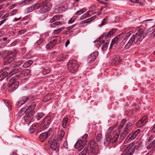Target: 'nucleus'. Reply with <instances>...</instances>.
I'll return each mask as SVG.
<instances>
[{"label": "nucleus", "mask_w": 155, "mask_h": 155, "mask_svg": "<svg viewBox=\"0 0 155 155\" xmlns=\"http://www.w3.org/2000/svg\"><path fill=\"white\" fill-rule=\"evenodd\" d=\"M2 72L0 74V80L1 81L4 79L5 78H6V79L8 78H9L10 77L9 76V75H8V71H5Z\"/></svg>", "instance_id": "20"}, {"label": "nucleus", "mask_w": 155, "mask_h": 155, "mask_svg": "<svg viewBox=\"0 0 155 155\" xmlns=\"http://www.w3.org/2000/svg\"><path fill=\"white\" fill-rule=\"evenodd\" d=\"M126 121V120L125 119H123L122 120L120 124V126L121 127H123Z\"/></svg>", "instance_id": "47"}, {"label": "nucleus", "mask_w": 155, "mask_h": 155, "mask_svg": "<svg viewBox=\"0 0 155 155\" xmlns=\"http://www.w3.org/2000/svg\"><path fill=\"white\" fill-rule=\"evenodd\" d=\"M136 138V137L134 136V135L133 134L131 135V134H129L128 137H127V138H129L131 140H133L134 139H135Z\"/></svg>", "instance_id": "38"}, {"label": "nucleus", "mask_w": 155, "mask_h": 155, "mask_svg": "<svg viewBox=\"0 0 155 155\" xmlns=\"http://www.w3.org/2000/svg\"><path fill=\"white\" fill-rule=\"evenodd\" d=\"M64 6L62 5L58 4L54 7V9L56 13H61L64 10Z\"/></svg>", "instance_id": "19"}, {"label": "nucleus", "mask_w": 155, "mask_h": 155, "mask_svg": "<svg viewBox=\"0 0 155 155\" xmlns=\"http://www.w3.org/2000/svg\"><path fill=\"white\" fill-rule=\"evenodd\" d=\"M154 141L152 143H151L149 145H148L147 147V149L148 150L150 149L151 148V147L154 145Z\"/></svg>", "instance_id": "46"}, {"label": "nucleus", "mask_w": 155, "mask_h": 155, "mask_svg": "<svg viewBox=\"0 0 155 155\" xmlns=\"http://www.w3.org/2000/svg\"><path fill=\"white\" fill-rule=\"evenodd\" d=\"M98 52H95L92 53L89 56L88 58V61L90 63L94 61L98 55Z\"/></svg>", "instance_id": "16"}, {"label": "nucleus", "mask_w": 155, "mask_h": 155, "mask_svg": "<svg viewBox=\"0 0 155 155\" xmlns=\"http://www.w3.org/2000/svg\"><path fill=\"white\" fill-rule=\"evenodd\" d=\"M59 146L58 140L54 139L51 144L50 147L53 150H55Z\"/></svg>", "instance_id": "18"}, {"label": "nucleus", "mask_w": 155, "mask_h": 155, "mask_svg": "<svg viewBox=\"0 0 155 155\" xmlns=\"http://www.w3.org/2000/svg\"><path fill=\"white\" fill-rule=\"evenodd\" d=\"M35 102H33L30 106L26 108V109L29 110V112H32L34 113L32 110L35 108Z\"/></svg>", "instance_id": "26"}, {"label": "nucleus", "mask_w": 155, "mask_h": 155, "mask_svg": "<svg viewBox=\"0 0 155 155\" xmlns=\"http://www.w3.org/2000/svg\"><path fill=\"white\" fill-rule=\"evenodd\" d=\"M82 11H81V10H79L75 14L77 15H80L82 14Z\"/></svg>", "instance_id": "49"}, {"label": "nucleus", "mask_w": 155, "mask_h": 155, "mask_svg": "<svg viewBox=\"0 0 155 155\" xmlns=\"http://www.w3.org/2000/svg\"><path fill=\"white\" fill-rule=\"evenodd\" d=\"M44 115V114L42 112L37 113L36 117L38 120H40Z\"/></svg>", "instance_id": "30"}, {"label": "nucleus", "mask_w": 155, "mask_h": 155, "mask_svg": "<svg viewBox=\"0 0 155 155\" xmlns=\"http://www.w3.org/2000/svg\"><path fill=\"white\" fill-rule=\"evenodd\" d=\"M103 41L101 40L98 43V45H99L100 47L101 44L103 43Z\"/></svg>", "instance_id": "58"}, {"label": "nucleus", "mask_w": 155, "mask_h": 155, "mask_svg": "<svg viewBox=\"0 0 155 155\" xmlns=\"http://www.w3.org/2000/svg\"><path fill=\"white\" fill-rule=\"evenodd\" d=\"M51 94H49L47 95L46 96L44 99V101H48L50 100L51 98Z\"/></svg>", "instance_id": "39"}, {"label": "nucleus", "mask_w": 155, "mask_h": 155, "mask_svg": "<svg viewBox=\"0 0 155 155\" xmlns=\"http://www.w3.org/2000/svg\"><path fill=\"white\" fill-rule=\"evenodd\" d=\"M32 63V61L29 60L25 62L23 64V66L24 68H27L30 66Z\"/></svg>", "instance_id": "27"}, {"label": "nucleus", "mask_w": 155, "mask_h": 155, "mask_svg": "<svg viewBox=\"0 0 155 155\" xmlns=\"http://www.w3.org/2000/svg\"><path fill=\"white\" fill-rule=\"evenodd\" d=\"M102 139V134H98L96 137L97 141L98 142H100Z\"/></svg>", "instance_id": "37"}, {"label": "nucleus", "mask_w": 155, "mask_h": 155, "mask_svg": "<svg viewBox=\"0 0 155 155\" xmlns=\"http://www.w3.org/2000/svg\"><path fill=\"white\" fill-rule=\"evenodd\" d=\"M68 120L67 117H65L63 118V120L61 122L62 126L63 128H65L66 127Z\"/></svg>", "instance_id": "28"}, {"label": "nucleus", "mask_w": 155, "mask_h": 155, "mask_svg": "<svg viewBox=\"0 0 155 155\" xmlns=\"http://www.w3.org/2000/svg\"><path fill=\"white\" fill-rule=\"evenodd\" d=\"M87 149L84 148L83 150L79 153V155H86L87 153Z\"/></svg>", "instance_id": "40"}, {"label": "nucleus", "mask_w": 155, "mask_h": 155, "mask_svg": "<svg viewBox=\"0 0 155 155\" xmlns=\"http://www.w3.org/2000/svg\"><path fill=\"white\" fill-rule=\"evenodd\" d=\"M8 14H5L4 15V16H3L2 17V18L4 19L5 18H7V17H8Z\"/></svg>", "instance_id": "63"}, {"label": "nucleus", "mask_w": 155, "mask_h": 155, "mask_svg": "<svg viewBox=\"0 0 155 155\" xmlns=\"http://www.w3.org/2000/svg\"><path fill=\"white\" fill-rule=\"evenodd\" d=\"M5 33V31H2V30H1L0 31V37L2 36L3 35H4Z\"/></svg>", "instance_id": "52"}, {"label": "nucleus", "mask_w": 155, "mask_h": 155, "mask_svg": "<svg viewBox=\"0 0 155 155\" xmlns=\"http://www.w3.org/2000/svg\"><path fill=\"white\" fill-rule=\"evenodd\" d=\"M75 21V18L74 17H72L68 21V23L69 24H71L73 23Z\"/></svg>", "instance_id": "43"}, {"label": "nucleus", "mask_w": 155, "mask_h": 155, "mask_svg": "<svg viewBox=\"0 0 155 155\" xmlns=\"http://www.w3.org/2000/svg\"><path fill=\"white\" fill-rule=\"evenodd\" d=\"M131 34L130 32L127 33L126 34V37L127 38L129 37L130 35Z\"/></svg>", "instance_id": "62"}, {"label": "nucleus", "mask_w": 155, "mask_h": 155, "mask_svg": "<svg viewBox=\"0 0 155 155\" xmlns=\"http://www.w3.org/2000/svg\"><path fill=\"white\" fill-rule=\"evenodd\" d=\"M28 98L27 97H22L18 103V105L19 106H21L24 103L26 102Z\"/></svg>", "instance_id": "23"}, {"label": "nucleus", "mask_w": 155, "mask_h": 155, "mask_svg": "<svg viewBox=\"0 0 155 155\" xmlns=\"http://www.w3.org/2000/svg\"><path fill=\"white\" fill-rule=\"evenodd\" d=\"M60 22L59 21L55 22L51 25V27L53 28L55 27L56 26H59Z\"/></svg>", "instance_id": "34"}, {"label": "nucleus", "mask_w": 155, "mask_h": 155, "mask_svg": "<svg viewBox=\"0 0 155 155\" xmlns=\"http://www.w3.org/2000/svg\"><path fill=\"white\" fill-rule=\"evenodd\" d=\"M42 39H39V40H38L36 42L37 43L38 45H40V44L42 43Z\"/></svg>", "instance_id": "51"}, {"label": "nucleus", "mask_w": 155, "mask_h": 155, "mask_svg": "<svg viewBox=\"0 0 155 155\" xmlns=\"http://www.w3.org/2000/svg\"><path fill=\"white\" fill-rule=\"evenodd\" d=\"M63 29H62V28H59L58 29L56 30H54V32L56 34H57L59 32H60L61 31H62Z\"/></svg>", "instance_id": "45"}, {"label": "nucleus", "mask_w": 155, "mask_h": 155, "mask_svg": "<svg viewBox=\"0 0 155 155\" xmlns=\"http://www.w3.org/2000/svg\"><path fill=\"white\" fill-rule=\"evenodd\" d=\"M35 129L34 127L33 126H31L29 129V131L30 132L32 133L35 132Z\"/></svg>", "instance_id": "44"}, {"label": "nucleus", "mask_w": 155, "mask_h": 155, "mask_svg": "<svg viewBox=\"0 0 155 155\" xmlns=\"http://www.w3.org/2000/svg\"><path fill=\"white\" fill-rule=\"evenodd\" d=\"M20 18H15L13 20V22H16L17 21H18L20 20Z\"/></svg>", "instance_id": "56"}, {"label": "nucleus", "mask_w": 155, "mask_h": 155, "mask_svg": "<svg viewBox=\"0 0 155 155\" xmlns=\"http://www.w3.org/2000/svg\"><path fill=\"white\" fill-rule=\"evenodd\" d=\"M31 71L29 70L26 69L23 70L21 75V76L22 77H26L28 75H30Z\"/></svg>", "instance_id": "25"}, {"label": "nucleus", "mask_w": 155, "mask_h": 155, "mask_svg": "<svg viewBox=\"0 0 155 155\" xmlns=\"http://www.w3.org/2000/svg\"><path fill=\"white\" fill-rule=\"evenodd\" d=\"M120 40V39L117 36L113 38L112 41L111 43L110 44V47H112L114 44H117Z\"/></svg>", "instance_id": "22"}, {"label": "nucleus", "mask_w": 155, "mask_h": 155, "mask_svg": "<svg viewBox=\"0 0 155 155\" xmlns=\"http://www.w3.org/2000/svg\"><path fill=\"white\" fill-rule=\"evenodd\" d=\"M113 61L115 64H117L121 62V61L120 58H115L114 59Z\"/></svg>", "instance_id": "33"}, {"label": "nucleus", "mask_w": 155, "mask_h": 155, "mask_svg": "<svg viewBox=\"0 0 155 155\" xmlns=\"http://www.w3.org/2000/svg\"><path fill=\"white\" fill-rule=\"evenodd\" d=\"M51 122V118L50 117L47 116L44 118L41 123V126L43 127V130L47 128Z\"/></svg>", "instance_id": "13"}, {"label": "nucleus", "mask_w": 155, "mask_h": 155, "mask_svg": "<svg viewBox=\"0 0 155 155\" xmlns=\"http://www.w3.org/2000/svg\"><path fill=\"white\" fill-rule=\"evenodd\" d=\"M15 54L11 51H9L5 58V64L6 65L9 64L12 66H16L18 67L22 64V61H17L14 59L15 57Z\"/></svg>", "instance_id": "2"}, {"label": "nucleus", "mask_w": 155, "mask_h": 155, "mask_svg": "<svg viewBox=\"0 0 155 155\" xmlns=\"http://www.w3.org/2000/svg\"><path fill=\"white\" fill-rule=\"evenodd\" d=\"M89 12H87L86 13L83 14L82 16L81 17V18L82 20L85 18L91 16V15L90 14Z\"/></svg>", "instance_id": "31"}, {"label": "nucleus", "mask_w": 155, "mask_h": 155, "mask_svg": "<svg viewBox=\"0 0 155 155\" xmlns=\"http://www.w3.org/2000/svg\"><path fill=\"white\" fill-rule=\"evenodd\" d=\"M129 1L132 2H138V0H129Z\"/></svg>", "instance_id": "64"}, {"label": "nucleus", "mask_w": 155, "mask_h": 155, "mask_svg": "<svg viewBox=\"0 0 155 155\" xmlns=\"http://www.w3.org/2000/svg\"><path fill=\"white\" fill-rule=\"evenodd\" d=\"M7 19H4L3 20L1 21L0 22V26L3 24L5 22L6 20Z\"/></svg>", "instance_id": "53"}, {"label": "nucleus", "mask_w": 155, "mask_h": 155, "mask_svg": "<svg viewBox=\"0 0 155 155\" xmlns=\"http://www.w3.org/2000/svg\"><path fill=\"white\" fill-rule=\"evenodd\" d=\"M120 134L119 131L117 130L113 133L112 135H106V140L104 142V145L107 146L109 145L111 142H115L117 140Z\"/></svg>", "instance_id": "3"}, {"label": "nucleus", "mask_w": 155, "mask_h": 155, "mask_svg": "<svg viewBox=\"0 0 155 155\" xmlns=\"http://www.w3.org/2000/svg\"><path fill=\"white\" fill-rule=\"evenodd\" d=\"M88 136L87 134H85L82 137V139L79 140L75 143L74 147L78 149L79 150H81L85 146L87 143L86 138Z\"/></svg>", "instance_id": "8"}, {"label": "nucleus", "mask_w": 155, "mask_h": 155, "mask_svg": "<svg viewBox=\"0 0 155 155\" xmlns=\"http://www.w3.org/2000/svg\"><path fill=\"white\" fill-rule=\"evenodd\" d=\"M113 129V130H114L115 129V130H116V129H115V128H109V129H108V133H110V131L112 130V129Z\"/></svg>", "instance_id": "59"}, {"label": "nucleus", "mask_w": 155, "mask_h": 155, "mask_svg": "<svg viewBox=\"0 0 155 155\" xmlns=\"http://www.w3.org/2000/svg\"><path fill=\"white\" fill-rule=\"evenodd\" d=\"M29 110L26 109V107L22 108L18 113V115L24 118L25 122L29 120L33 115L34 113L32 112H29Z\"/></svg>", "instance_id": "5"}, {"label": "nucleus", "mask_w": 155, "mask_h": 155, "mask_svg": "<svg viewBox=\"0 0 155 155\" xmlns=\"http://www.w3.org/2000/svg\"><path fill=\"white\" fill-rule=\"evenodd\" d=\"M140 130L139 129H138L133 134L136 137L137 135H138V134L140 133Z\"/></svg>", "instance_id": "48"}, {"label": "nucleus", "mask_w": 155, "mask_h": 155, "mask_svg": "<svg viewBox=\"0 0 155 155\" xmlns=\"http://www.w3.org/2000/svg\"><path fill=\"white\" fill-rule=\"evenodd\" d=\"M147 122L146 117H144L141 120H139L137 123V126L140 127L144 125Z\"/></svg>", "instance_id": "17"}, {"label": "nucleus", "mask_w": 155, "mask_h": 155, "mask_svg": "<svg viewBox=\"0 0 155 155\" xmlns=\"http://www.w3.org/2000/svg\"><path fill=\"white\" fill-rule=\"evenodd\" d=\"M25 32V31L24 30H22L19 31V32L21 34H24Z\"/></svg>", "instance_id": "55"}, {"label": "nucleus", "mask_w": 155, "mask_h": 155, "mask_svg": "<svg viewBox=\"0 0 155 155\" xmlns=\"http://www.w3.org/2000/svg\"><path fill=\"white\" fill-rule=\"evenodd\" d=\"M78 67L77 62L75 60H71L69 61L68 64V68L69 71L73 73Z\"/></svg>", "instance_id": "10"}, {"label": "nucleus", "mask_w": 155, "mask_h": 155, "mask_svg": "<svg viewBox=\"0 0 155 155\" xmlns=\"http://www.w3.org/2000/svg\"><path fill=\"white\" fill-rule=\"evenodd\" d=\"M146 35V34L144 33L143 30L140 29L136 34L131 36L129 41L125 46V49L129 48L133 43H136L138 41H141Z\"/></svg>", "instance_id": "1"}, {"label": "nucleus", "mask_w": 155, "mask_h": 155, "mask_svg": "<svg viewBox=\"0 0 155 155\" xmlns=\"http://www.w3.org/2000/svg\"><path fill=\"white\" fill-rule=\"evenodd\" d=\"M141 144L136 143L135 146H129L127 147L124 150L123 155H132L136 147L138 149L141 146Z\"/></svg>", "instance_id": "6"}, {"label": "nucleus", "mask_w": 155, "mask_h": 155, "mask_svg": "<svg viewBox=\"0 0 155 155\" xmlns=\"http://www.w3.org/2000/svg\"><path fill=\"white\" fill-rule=\"evenodd\" d=\"M16 77H14L10 79L8 84V89L9 91H12L15 90L18 87V83L16 81Z\"/></svg>", "instance_id": "7"}, {"label": "nucleus", "mask_w": 155, "mask_h": 155, "mask_svg": "<svg viewBox=\"0 0 155 155\" xmlns=\"http://www.w3.org/2000/svg\"><path fill=\"white\" fill-rule=\"evenodd\" d=\"M90 148L91 151L93 154L97 155L99 153V149L97 144L95 143H91Z\"/></svg>", "instance_id": "14"}, {"label": "nucleus", "mask_w": 155, "mask_h": 155, "mask_svg": "<svg viewBox=\"0 0 155 155\" xmlns=\"http://www.w3.org/2000/svg\"><path fill=\"white\" fill-rule=\"evenodd\" d=\"M50 7L48 3L44 2L42 3L41 5H40L38 12L39 13L41 14V17H40L42 19H45L47 16L46 13L50 10Z\"/></svg>", "instance_id": "4"}, {"label": "nucleus", "mask_w": 155, "mask_h": 155, "mask_svg": "<svg viewBox=\"0 0 155 155\" xmlns=\"http://www.w3.org/2000/svg\"><path fill=\"white\" fill-rule=\"evenodd\" d=\"M40 7V4L39 3H37L35 5L31 6L27 8L25 10V12L26 14L28 13L31 12L35 9H38Z\"/></svg>", "instance_id": "15"}, {"label": "nucleus", "mask_w": 155, "mask_h": 155, "mask_svg": "<svg viewBox=\"0 0 155 155\" xmlns=\"http://www.w3.org/2000/svg\"><path fill=\"white\" fill-rule=\"evenodd\" d=\"M6 65H7L4 68L5 71H8V75H9V77L11 76L18 72V69L16 66L12 67L11 65H9V64Z\"/></svg>", "instance_id": "9"}, {"label": "nucleus", "mask_w": 155, "mask_h": 155, "mask_svg": "<svg viewBox=\"0 0 155 155\" xmlns=\"http://www.w3.org/2000/svg\"><path fill=\"white\" fill-rule=\"evenodd\" d=\"M107 20L106 18H104L103 19V21H102V23L101 24L99 25V26L100 27L101 26H102L103 25H104V21H106Z\"/></svg>", "instance_id": "50"}, {"label": "nucleus", "mask_w": 155, "mask_h": 155, "mask_svg": "<svg viewBox=\"0 0 155 155\" xmlns=\"http://www.w3.org/2000/svg\"><path fill=\"white\" fill-rule=\"evenodd\" d=\"M104 36V34H103L99 38V41H100L101 40V39H102L104 36Z\"/></svg>", "instance_id": "61"}, {"label": "nucleus", "mask_w": 155, "mask_h": 155, "mask_svg": "<svg viewBox=\"0 0 155 155\" xmlns=\"http://www.w3.org/2000/svg\"><path fill=\"white\" fill-rule=\"evenodd\" d=\"M54 45V43H50L47 44L46 47L47 49H50L53 48Z\"/></svg>", "instance_id": "36"}, {"label": "nucleus", "mask_w": 155, "mask_h": 155, "mask_svg": "<svg viewBox=\"0 0 155 155\" xmlns=\"http://www.w3.org/2000/svg\"><path fill=\"white\" fill-rule=\"evenodd\" d=\"M108 47V44L107 43L104 44L102 46V49L103 50H106Z\"/></svg>", "instance_id": "42"}, {"label": "nucleus", "mask_w": 155, "mask_h": 155, "mask_svg": "<svg viewBox=\"0 0 155 155\" xmlns=\"http://www.w3.org/2000/svg\"><path fill=\"white\" fill-rule=\"evenodd\" d=\"M74 27V25H72L71 26H70V27H67V30H70V29L72 28H73Z\"/></svg>", "instance_id": "60"}, {"label": "nucleus", "mask_w": 155, "mask_h": 155, "mask_svg": "<svg viewBox=\"0 0 155 155\" xmlns=\"http://www.w3.org/2000/svg\"><path fill=\"white\" fill-rule=\"evenodd\" d=\"M59 17L57 15H54L52 18V19L50 20V22L52 23L54 21L57 20L59 19Z\"/></svg>", "instance_id": "35"}, {"label": "nucleus", "mask_w": 155, "mask_h": 155, "mask_svg": "<svg viewBox=\"0 0 155 155\" xmlns=\"http://www.w3.org/2000/svg\"><path fill=\"white\" fill-rule=\"evenodd\" d=\"M116 30L115 29H112L111 30L109 31L108 33H105L104 36L105 38H108L112 36H113L114 33H115Z\"/></svg>", "instance_id": "21"}, {"label": "nucleus", "mask_w": 155, "mask_h": 155, "mask_svg": "<svg viewBox=\"0 0 155 155\" xmlns=\"http://www.w3.org/2000/svg\"><path fill=\"white\" fill-rule=\"evenodd\" d=\"M132 126V124L131 123L127 124L124 131L121 134L120 137H122L123 138H124L130 131Z\"/></svg>", "instance_id": "11"}, {"label": "nucleus", "mask_w": 155, "mask_h": 155, "mask_svg": "<svg viewBox=\"0 0 155 155\" xmlns=\"http://www.w3.org/2000/svg\"><path fill=\"white\" fill-rule=\"evenodd\" d=\"M70 41L68 40L65 43V46L66 47H67L68 45L69 44Z\"/></svg>", "instance_id": "57"}, {"label": "nucleus", "mask_w": 155, "mask_h": 155, "mask_svg": "<svg viewBox=\"0 0 155 155\" xmlns=\"http://www.w3.org/2000/svg\"><path fill=\"white\" fill-rule=\"evenodd\" d=\"M32 0H23L19 3L20 5H27L28 3L31 2Z\"/></svg>", "instance_id": "29"}, {"label": "nucleus", "mask_w": 155, "mask_h": 155, "mask_svg": "<svg viewBox=\"0 0 155 155\" xmlns=\"http://www.w3.org/2000/svg\"><path fill=\"white\" fill-rule=\"evenodd\" d=\"M52 130L50 129L48 131L41 133L39 136V138L41 141L43 142L45 141L48 136L50 135L52 133Z\"/></svg>", "instance_id": "12"}, {"label": "nucleus", "mask_w": 155, "mask_h": 155, "mask_svg": "<svg viewBox=\"0 0 155 155\" xmlns=\"http://www.w3.org/2000/svg\"><path fill=\"white\" fill-rule=\"evenodd\" d=\"M50 71V70L48 68L47 69H44L43 71V73L45 75L47 74Z\"/></svg>", "instance_id": "41"}, {"label": "nucleus", "mask_w": 155, "mask_h": 155, "mask_svg": "<svg viewBox=\"0 0 155 155\" xmlns=\"http://www.w3.org/2000/svg\"><path fill=\"white\" fill-rule=\"evenodd\" d=\"M151 131L152 132L155 133V124L153 126V127L151 130Z\"/></svg>", "instance_id": "54"}, {"label": "nucleus", "mask_w": 155, "mask_h": 155, "mask_svg": "<svg viewBox=\"0 0 155 155\" xmlns=\"http://www.w3.org/2000/svg\"><path fill=\"white\" fill-rule=\"evenodd\" d=\"M148 32L152 36L155 37V25L150 28Z\"/></svg>", "instance_id": "24"}, {"label": "nucleus", "mask_w": 155, "mask_h": 155, "mask_svg": "<svg viewBox=\"0 0 155 155\" xmlns=\"http://www.w3.org/2000/svg\"><path fill=\"white\" fill-rule=\"evenodd\" d=\"M64 134V131L63 130H61L59 134V138L60 141L61 140L62 138L63 137Z\"/></svg>", "instance_id": "32"}]
</instances>
